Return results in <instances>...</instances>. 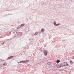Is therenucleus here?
Masks as SVG:
<instances>
[{
	"label": "nucleus",
	"mask_w": 74,
	"mask_h": 74,
	"mask_svg": "<svg viewBox=\"0 0 74 74\" xmlns=\"http://www.w3.org/2000/svg\"><path fill=\"white\" fill-rule=\"evenodd\" d=\"M64 67H66V66H69V65L68 64V63L67 62L64 63Z\"/></svg>",
	"instance_id": "nucleus-1"
},
{
	"label": "nucleus",
	"mask_w": 74,
	"mask_h": 74,
	"mask_svg": "<svg viewBox=\"0 0 74 74\" xmlns=\"http://www.w3.org/2000/svg\"><path fill=\"white\" fill-rule=\"evenodd\" d=\"M21 63H27L28 62H29V60H26L25 61H20Z\"/></svg>",
	"instance_id": "nucleus-2"
},
{
	"label": "nucleus",
	"mask_w": 74,
	"mask_h": 74,
	"mask_svg": "<svg viewBox=\"0 0 74 74\" xmlns=\"http://www.w3.org/2000/svg\"><path fill=\"white\" fill-rule=\"evenodd\" d=\"M47 53H48V51L47 50H45V51H44V53L45 55H47Z\"/></svg>",
	"instance_id": "nucleus-3"
},
{
	"label": "nucleus",
	"mask_w": 74,
	"mask_h": 74,
	"mask_svg": "<svg viewBox=\"0 0 74 74\" xmlns=\"http://www.w3.org/2000/svg\"><path fill=\"white\" fill-rule=\"evenodd\" d=\"M61 64L60 67H64V63H62L61 64Z\"/></svg>",
	"instance_id": "nucleus-4"
},
{
	"label": "nucleus",
	"mask_w": 74,
	"mask_h": 74,
	"mask_svg": "<svg viewBox=\"0 0 74 74\" xmlns=\"http://www.w3.org/2000/svg\"><path fill=\"white\" fill-rule=\"evenodd\" d=\"M4 65H5V66H7V64H3V65H0V67H2V66H4Z\"/></svg>",
	"instance_id": "nucleus-5"
},
{
	"label": "nucleus",
	"mask_w": 74,
	"mask_h": 74,
	"mask_svg": "<svg viewBox=\"0 0 74 74\" xmlns=\"http://www.w3.org/2000/svg\"><path fill=\"white\" fill-rule=\"evenodd\" d=\"M59 62H60V60H57L56 62L57 63H59Z\"/></svg>",
	"instance_id": "nucleus-6"
},
{
	"label": "nucleus",
	"mask_w": 74,
	"mask_h": 74,
	"mask_svg": "<svg viewBox=\"0 0 74 74\" xmlns=\"http://www.w3.org/2000/svg\"><path fill=\"white\" fill-rule=\"evenodd\" d=\"M25 24H22L21 25V27H23L24 26H25Z\"/></svg>",
	"instance_id": "nucleus-7"
},
{
	"label": "nucleus",
	"mask_w": 74,
	"mask_h": 74,
	"mask_svg": "<svg viewBox=\"0 0 74 74\" xmlns=\"http://www.w3.org/2000/svg\"><path fill=\"white\" fill-rule=\"evenodd\" d=\"M45 31V29H41L42 32H44Z\"/></svg>",
	"instance_id": "nucleus-8"
},
{
	"label": "nucleus",
	"mask_w": 74,
	"mask_h": 74,
	"mask_svg": "<svg viewBox=\"0 0 74 74\" xmlns=\"http://www.w3.org/2000/svg\"><path fill=\"white\" fill-rule=\"evenodd\" d=\"M3 61H4V60H1V59L0 60V62H3Z\"/></svg>",
	"instance_id": "nucleus-9"
},
{
	"label": "nucleus",
	"mask_w": 74,
	"mask_h": 74,
	"mask_svg": "<svg viewBox=\"0 0 74 74\" xmlns=\"http://www.w3.org/2000/svg\"><path fill=\"white\" fill-rule=\"evenodd\" d=\"M38 34V33L36 32V33L34 34V35H35V36H36V35H37V34Z\"/></svg>",
	"instance_id": "nucleus-10"
},
{
	"label": "nucleus",
	"mask_w": 74,
	"mask_h": 74,
	"mask_svg": "<svg viewBox=\"0 0 74 74\" xmlns=\"http://www.w3.org/2000/svg\"><path fill=\"white\" fill-rule=\"evenodd\" d=\"M58 66L59 67L58 68H60V67H60V66H61L60 64H59Z\"/></svg>",
	"instance_id": "nucleus-11"
},
{
	"label": "nucleus",
	"mask_w": 74,
	"mask_h": 74,
	"mask_svg": "<svg viewBox=\"0 0 74 74\" xmlns=\"http://www.w3.org/2000/svg\"><path fill=\"white\" fill-rule=\"evenodd\" d=\"M21 27H22L21 25H19V27H18V28H21Z\"/></svg>",
	"instance_id": "nucleus-12"
},
{
	"label": "nucleus",
	"mask_w": 74,
	"mask_h": 74,
	"mask_svg": "<svg viewBox=\"0 0 74 74\" xmlns=\"http://www.w3.org/2000/svg\"><path fill=\"white\" fill-rule=\"evenodd\" d=\"M13 57H14V56H11L9 57L10 58V59H11V58H12Z\"/></svg>",
	"instance_id": "nucleus-13"
},
{
	"label": "nucleus",
	"mask_w": 74,
	"mask_h": 74,
	"mask_svg": "<svg viewBox=\"0 0 74 74\" xmlns=\"http://www.w3.org/2000/svg\"><path fill=\"white\" fill-rule=\"evenodd\" d=\"M60 25V23H58V24H56V26H59Z\"/></svg>",
	"instance_id": "nucleus-14"
},
{
	"label": "nucleus",
	"mask_w": 74,
	"mask_h": 74,
	"mask_svg": "<svg viewBox=\"0 0 74 74\" xmlns=\"http://www.w3.org/2000/svg\"><path fill=\"white\" fill-rule=\"evenodd\" d=\"M70 63H73V61L72 60H71L70 61Z\"/></svg>",
	"instance_id": "nucleus-15"
},
{
	"label": "nucleus",
	"mask_w": 74,
	"mask_h": 74,
	"mask_svg": "<svg viewBox=\"0 0 74 74\" xmlns=\"http://www.w3.org/2000/svg\"><path fill=\"white\" fill-rule=\"evenodd\" d=\"M10 59V57H8L7 58V60H8V59Z\"/></svg>",
	"instance_id": "nucleus-16"
},
{
	"label": "nucleus",
	"mask_w": 74,
	"mask_h": 74,
	"mask_svg": "<svg viewBox=\"0 0 74 74\" xmlns=\"http://www.w3.org/2000/svg\"><path fill=\"white\" fill-rule=\"evenodd\" d=\"M54 25H56V23H54Z\"/></svg>",
	"instance_id": "nucleus-17"
},
{
	"label": "nucleus",
	"mask_w": 74,
	"mask_h": 74,
	"mask_svg": "<svg viewBox=\"0 0 74 74\" xmlns=\"http://www.w3.org/2000/svg\"><path fill=\"white\" fill-rule=\"evenodd\" d=\"M4 43H5V42H3V43H2V44L3 45L4 44Z\"/></svg>",
	"instance_id": "nucleus-18"
},
{
	"label": "nucleus",
	"mask_w": 74,
	"mask_h": 74,
	"mask_svg": "<svg viewBox=\"0 0 74 74\" xmlns=\"http://www.w3.org/2000/svg\"><path fill=\"white\" fill-rule=\"evenodd\" d=\"M21 63V61H20V62H18V63Z\"/></svg>",
	"instance_id": "nucleus-19"
},
{
	"label": "nucleus",
	"mask_w": 74,
	"mask_h": 74,
	"mask_svg": "<svg viewBox=\"0 0 74 74\" xmlns=\"http://www.w3.org/2000/svg\"><path fill=\"white\" fill-rule=\"evenodd\" d=\"M53 23H56V22L55 21H54Z\"/></svg>",
	"instance_id": "nucleus-20"
}]
</instances>
